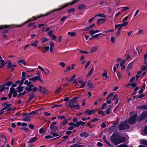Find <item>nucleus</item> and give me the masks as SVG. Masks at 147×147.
Returning <instances> with one entry per match:
<instances>
[{
    "label": "nucleus",
    "mask_w": 147,
    "mask_h": 147,
    "mask_svg": "<svg viewBox=\"0 0 147 147\" xmlns=\"http://www.w3.org/2000/svg\"><path fill=\"white\" fill-rule=\"evenodd\" d=\"M38 42V41L37 40H35L34 42L32 43L31 45L32 46L36 47L37 46V43Z\"/></svg>",
    "instance_id": "nucleus-29"
},
{
    "label": "nucleus",
    "mask_w": 147,
    "mask_h": 147,
    "mask_svg": "<svg viewBox=\"0 0 147 147\" xmlns=\"http://www.w3.org/2000/svg\"><path fill=\"white\" fill-rule=\"evenodd\" d=\"M106 19L104 18H101L98 19L97 21V24L98 25H99L100 24H103L105 22Z\"/></svg>",
    "instance_id": "nucleus-12"
},
{
    "label": "nucleus",
    "mask_w": 147,
    "mask_h": 147,
    "mask_svg": "<svg viewBox=\"0 0 147 147\" xmlns=\"http://www.w3.org/2000/svg\"><path fill=\"white\" fill-rule=\"evenodd\" d=\"M62 88L61 87H60L57 89L55 91V93L56 94H58L60 92L61 90L62 89Z\"/></svg>",
    "instance_id": "nucleus-37"
},
{
    "label": "nucleus",
    "mask_w": 147,
    "mask_h": 147,
    "mask_svg": "<svg viewBox=\"0 0 147 147\" xmlns=\"http://www.w3.org/2000/svg\"><path fill=\"white\" fill-rule=\"evenodd\" d=\"M37 112L38 110H37L35 111H32L31 112L28 113V115L35 114H36L37 113Z\"/></svg>",
    "instance_id": "nucleus-43"
},
{
    "label": "nucleus",
    "mask_w": 147,
    "mask_h": 147,
    "mask_svg": "<svg viewBox=\"0 0 147 147\" xmlns=\"http://www.w3.org/2000/svg\"><path fill=\"white\" fill-rule=\"evenodd\" d=\"M68 125H69L70 126H74V127L75 128L77 127V123H73L70 122L69 123Z\"/></svg>",
    "instance_id": "nucleus-40"
},
{
    "label": "nucleus",
    "mask_w": 147,
    "mask_h": 147,
    "mask_svg": "<svg viewBox=\"0 0 147 147\" xmlns=\"http://www.w3.org/2000/svg\"><path fill=\"white\" fill-rule=\"evenodd\" d=\"M67 107L70 108L74 107L75 109H80L79 105H74L73 103H70L67 106Z\"/></svg>",
    "instance_id": "nucleus-6"
},
{
    "label": "nucleus",
    "mask_w": 147,
    "mask_h": 147,
    "mask_svg": "<svg viewBox=\"0 0 147 147\" xmlns=\"http://www.w3.org/2000/svg\"><path fill=\"white\" fill-rule=\"evenodd\" d=\"M117 147H128V146L125 144H121L119 145Z\"/></svg>",
    "instance_id": "nucleus-64"
},
{
    "label": "nucleus",
    "mask_w": 147,
    "mask_h": 147,
    "mask_svg": "<svg viewBox=\"0 0 147 147\" xmlns=\"http://www.w3.org/2000/svg\"><path fill=\"white\" fill-rule=\"evenodd\" d=\"M37 139V137H35L30 139L28 142H29L30 143H33L36 141Z\"/></svg>",
    "instance_id": "nucleus-21"
},
{
    "label": "nucleus",
    "mask_w": 147,
    "mask_h": 147,
    "mask_svg": "<svg viewBox=\"0 0 147 147\" xmlns=\"http://www.w3.org/2000/svg\"><path fill=\"white\" fill-rule=\"evenodd\" d=\"M137 117L138 115L137 113L131 116L127 121L128 123L131 125L134 124L136 122Z\"/></svg>",
    "instance_id": "nucleus-2"
},
{
    "label": "nucleus",
    "mask_w": 147,
    "mask_h": 147,
    "mask_svg": "<svg viewBox=\"0 0 147 147\" xmlns=\"http://www.w3.org/2000/svg\"><path fill=\"white\" fill-rule=\"evenodd\" d=\"M137 109H142L144 110L147 109V105H142L139 106Z\"/></svg>",
    "instance_id": "nucleus-22"
},
{
    "label": "nucleus",
    "mask_w": 147,
    "mask_h": 147,
    "mask_svg": "<svg viewBox=\"0 0 147 147\" xmlns=\"http://www.w3.org/2000/svg\"><path fill=\"white\" fill-rule=\"evenodd\" d=\"M137 119L138 121H140L142 120H144V119H143V117L141 116V115L140 117H137Z\"/></svg>",
    "instance_id": "nucleus-45"
},
{
    "label": "nucleus",
    "mask_w": 147,
    "mask_h": 147,
    "mask_svg": "<svg viewBox=\"0 0 147 147\" xmlns=\"http://www.w3.org/2000/svg\"><path fill=\"white\" fill-rule=\"evenodd\" d=\"M133 63V62H131L129 64L126 68L127 71H128L131 69Z\"/></svg>",
    "instance_id": "nucleus-16"
},
{
    "label": "nucleus",
    "mask_w": 147,
    "mask_h": 147,
    "mask_svg": "<svg viewBox=\"0 0 147 147\" xmlns=\"http://www.w3.org/2000/svg\"><path fill=\"white\" fill-rule=\"evenodd\" d=\"M78 144H75L73 145H71L70 147H84V145H78Z\"/></svg>",
    "instance_id": "nucleus-25"
},
{
    "label": "nucleus",
    "mask_w": 147,
    "mask_h": 147,
    "mask_svg": "<svg viewBox=\"0 0 147 147\" xmlns=\"http://www.w3.org/2000/svg\"><path fill=\"white\" fill-rule=\"evenodd\" d=\"M94 70V68L93 67L88 72V73L86 76V78H87L88 77H90L92 74Z\"/></svg>",
    "instance_id": "nucleus-17"
},
{
    "label": "nucleus",
    "mask_w": 147,
    "mask_h": 147,
    "mask_svg": "<svg viewBox=\"0 0 147 147\" xmlns=\"http://www.w3.org/2000/svg\"><path fill=\"white\" fill-rule=\"evenodd\" d=\"M102 33H99L96 34L95 35H94V36H93V38H96L97 39H99L98 36L100 35L101 34H102Z\"/></svg>",
    "instance_id": "nucleus-46"
},
{
    "label": "nucleus",
    "mask_w": 147,
    "mask_h": 147,
    "mask_svg": "<svg viewBox=\"0 0 147 147\" xmlns=\"http://www.w3.org/2000/svg\"><path fill=\"white\" fill-rule=\"evenodd\" d=\"M80 137L86 138L89 136V134L86 131H84L82 133L80 134Z\"/></svg>",
    "instance_id": "nucleus-10"
},
{
    "label": "nucleus",
    "mask_w": 147,
    "mask_h": 147,
    "mask_svg": "<svg viewBox=\"0 0 147 147\" xmlns=\"http://www.w3.org/2000/svg\"><path fill=\"white\" fill-rule=\"evenodd\" d=\"M17 89L18 90V92L19 93H21L24 90V89L23 87H22L21 86H19L17 88Z\"/></svg>",
    "instance_id": "nucleus-23"
},
{
    "label": "nucleus",
    "mask_w": 147,
    "mask_h": 147,
    "mask_svg": "<svg viewBox=\"0 0 147 147\" xmlns=\"http://www.w3.org/2000/svg\"><path fill=\"white\" fill-rule=\"evenodd\" d=\"M130 127V125L127 124L126 122L123 121L118 126V129L120 131H122L123 130L129 129Z\"/></svg>",
    "instance_id": "nucleus-1"
},
{
    "label": "nucleus",
    "mask_w": 147,
    "mask_h": 147,
    "mask_svg": "<svg viewBox=\"0 0 147 147\" xmlns=\"http://www.w3.org/2000/svg\"><path fill=\"white\" fill-rule=\"evenodd\" d=\"M16 66L17 65H12V62L11 61H9L8 63V65L7 67V68L8 69H9L12 67H16Z\"/></svg>",
    "instance_id": "nucleus-14"
},
{
    "label": "nucleus",
    "mask_w": 147,
    "mask_h": 147,
    "mask_svg": "<svg viewBox=\"0 0 147 147\" xmlns=\"http://www.w3.org/2000/svg\"><path fill=\"white\" fill-rule=\"evenodd\" d=\"M55 45V43L52 41H51L49 43L50 47L53 48Z\"/></svg>",
    "instance_id": "nucleus-49"
},
{
    "label": "nucleus",
    "mask_w": 147,
    "mask_h": 147,
    "mask_svg": "<svg viewBox=\"0 0 147 147\" xmlns=\"http://www.w3.org/2000/svg\"><path fill=\"white\" fill-rule=\"evenodd\" d=\"M68 34L70 35L71 36H74L76 35V32H68Z\"/></svg>",
    "instance_id": "nucleus-42"
},
{
    "label": "nucleus",
    "mask_w": 147,
    "mask_h": 147,
    "mask_svg": "<svg viewBox=\"0 0 147 147\" xmlns=\"http://www.w3.org/2000/svg\"><path fill=\"white\" fill-rule=\"evenodd\" d=\"M87 86L89 88L92 89L94 88V85L93 83H90V82H89L87 84Z\"/></svg>",
    "instance_id": "nucleus-27"
},
{
    "label": "nucleus",
    "mask_w": 147,
    "mask_h": 147,
    "mask_svg": "<svg viewBox=\"0 0 147 147\" xmlns=\"http://www.w3.org/2000/svg\"><path fill=\"white\" fill-rule=\"evenodd\" d=\"M97 47L96 46H93L92 47L90 50V52L91 53H93L94 52L97 51Z\"/></svg>",
    "instance_id": "nucleus-30"
},
{
    "label": "nucleus",
    "mask_w": 147,
    "mask_h": 147,
    "mask_svg": "<svg viewBox=\"0 0 147 147\" xmlns=\"http://www.w3.org/2000/svg\"><path fill=\"white\" fill-rule=\"evenodd\" d=\"M57 123V121L52 122L50 126V129L51 130H53V131H56L58 130V127L57 126H55Z\"/></svg>",
    "instance_id": "nucleus-5"
},
{
    "label": "nucleus",
    "mask_w": 147,
    "mask_h": 147,
    "mask_svg": "<svg viewBox=\"0 0 147 147\" xmlns=\"http://www.w3.org/2000/svg\"><path fill=\"white\" fill-rule=\"evenodd\" d=\"M119 144L125 142L126 140V138L125 137L119 136L118 137Z\"/></svg>",
    "instance_id": "nucleus-8"
},
{
    "label": "nucleus",
    "mask_w": 147,
    "mask_h": 147,
    "mask_svg": "<svg viewBox=\"0 0 147 147\" xmlns=\"http://www.w3.org/2000/svg\"><path fill=\"white\" fill-rule=\"evenodd\" d=\"M46 16V14L45 13L44 15H42L39 16H34L32 18H30L28 19L27 21H26L24 23H23L22 24H21L20 25H19L17 26L16 27H21L24 25L25 24L27 23L28 22H30L32 21L33 20V19L34 20H36V19L40 18L41 17H43Z\"/></svg>",
    "instance_id": "nucleus-3"
},
{
    "label": "nucleus",
    "mask_w": 147,
    "mask_h": 147,
    "mask_svg": "<svg viewBox=\"0 0 147 147\" xmlns=\"http://www.w3.org/2000/svg\"><path fill=\"white\" fill-rule=\"evenodd\" d=\"M90 61H87V62L86 63L85 65V69H86L87 68V67L90 65Z\"/></svg>",
    "instance_id": "nucleus-59"
},
{
    "label": "nucleus",
    "mask_w": 147,
    "mask_h": 147,
    "mask_svg": "<svg viewBox=\"0 0 147 147\" xmlns=\"http://www.w3.org/2000/svg\"><path fill=\"white\" fill-rule=\"evenodd\" d=\"M96 16H100L101 17H104V18L106 17L107 16L106 15H104L103 14V13L99 14H98V15L95 16V17Z\"/></svg>",
    "instance_id": "nucleus-54"
},
{
    "label": "nucleus",
    "mask_w": 147,
    "mask_h": 147,
    "mask_svg": "<svg viewBox=\"0 0 147 147\" xmlns=\"http://www.w3.org/2000/svg\"><path fill=\"white\" fill-rule=\"evenodd\" d=\"M111 142L114 144L115 145H117L119 144L118 137L115 139H113Z\"/></svg>",
    "instance_id": "nucleus-11"
},
{
    "label": "nucleus",
    "mask_w": 147,
    "mask_h": 147,
    "mask_svg": "<svg viewBox=\"0 0 147 147\" xmlns=\"http://www.w3.org/2000/svg\"><path fill=\"white\" fill-rule=\"evenodd\" d=\"M99 120V119L97 118H94L92 119H91L90 122L92 123L97 121Z\"/></svg>",
    "instance_id": "nucleus-50"
},
{
    "label": "nucleus",
    "mask_w": 147,
    "mask_h": 147,
    "mask_svg": "<svg viewBox=\"0 0 147 147\" xmlns=\"http://www.w3.org/2000/svg\"><path fill=\"white\" fill-rule=\"evenodd\" d=\"M17 62V63H22L24 65H26V61H24V59H22L21 60H18Z\"/></svg>",
    "instance_id": "nucleus-34"
},
{
    "label": "nucleus",
    "mask_w": 147,
    "mask_h": 147,
    "mask_svg": "<svg viewBox=\"0 0 147 147\" xmlns=\"http://www.w3.org/2000/svg\"><path fill=\"white\" fill-rule=\"evenodd\" d=\"M29 95L30 96V98L32 99V98H35L36 96V95L34 94V92L32 93V94H29Z\"/></svg>",
    "instance_id": "nucleus-39"
},
{
    "label": "nucleus",
    "mask_w": 147,
    "mask_h": 147,
    "mask_svg": "<svg viewBox=\"0 0 147 147\" xmlns=\"http://www.w3.org/2000/svg\"><path fill=\"white\" fill-rule=\"evenodd\" d=\"M68 122V120L67 119L64 120L62 123V125H65Z\"/></svg>",
    "instance_id": "nucleus-52"
},
{
    "label": "nucleus",
    "mask_w": 147,
    "mask_h": 147,
    "mask_svg": "<svg viewBox=\"0 0 147 147\" xmlns=\"http://www.w3.org/2000/svg\"><path fill=\"white\" fill-rule=\"evenodd\" d=\"M103 140L104 141V142L105 143H106L107 144V145L110 146H111V144H110L109 142L106 139L105 137V136H104L103 137Z\"/></svg>",
    "instance_id": "nucleus-32"
},
{
    "label": "nucleus",
    "mask_w": 147,
    "mask_h": 147,
    "mask_svg": "<svg viewBox=\"0 0 147 147\" xmlns=\"http://www.w3.org/2000/svg\"><path fill=\"white\" fill-rule=\"evenodd\" d=\"M86 7L85 5L84 4H81L78 6V9L79 10H81L85 8Z\"/></svg>",
    "instance_id": "nucleus-24"
},
{
    "label": "nucleus",
    "mask_w": 147,
    "mask_h": 147,
    "mask_svg": "<svg viewBox=\"0 0 147 147\" xmlns=\"http://www.w3.org/2000/svg\"><path fill=\"white\" fill-rule=\"evenodd\" d=\"M58 119H65L66 118V117L65 116H61L60 115L58 117Z\"/></svg>",
    "instance_id": "nucleus-62"
},
{
    "label": "nucleus",
    "mask_w": 147,
    "mask_h": 147,
    "mask_svg": "<svg viewBox=\"0 0 147 147\" xmlns=\"http://www.w3.org/2000/svg\"><path fill=\"white\" fill-rule=\"evenodd\" d=\"M5 84L6 86H9L13 84V82L11 81H9L6 82Z\"/></svg>",
    "instance_id": "nucleus-44"
},
{
    "label": "nucleus",
    "mask_w": 147,
    "mask_h": 147,
    "mask_svg": "<svg viewBox=\"0 0 147 147\" xmlns=\"http://www.w3.org/2000/svg\"><path fill=\"white\" fill-rule=\"evenodd\" d=\"M28 87H26L25 88V90L27 91V92H30L32 90V88L30 87V86H28Z\"/></svg>",
    "instance_id": "nucleus-35"
},
{
    "label": "nucleus",
    "mask_w": 147,
    "mask_h": 147,
    "mask_svg": "<svg viewBox=\"0 0 147 147\" xmlns=\"http://www.w3.org/2000/svg\"><path fill=\"white\" fill-rule=\"evenodd\" d=\"M9 26L7 25H1L0 26V30L3 29V28H8Z\"/></svg>",
    "instance_id": "nucleus-60"
},
{
    "label": "nucleus",
    "mask_w": 147,
    "mask_h": 147,
    "mask_svg": "<svg viewBox=\"0 0 147 147\" xmlns=\"http://www.w3.org/2000/svg\"><path fill=\"white\" fill-rule=\"evenodd\" d=\"M28 126L30 129H34V126L33 125L31 124H28Z\"/></svg>",
    "instance_id": "nucleus-63"
},
{
    "label": "nucleus",
    "mask_w": 147,
    "mask_h": 147,
    "mask_svg": "<svg viewBox=\"0 0 147 147\" xmlns=\"http://www.w3.org/2000/svg\"><path fill=\"white\" fill-rule=\"evenodd\" d=\"M143 131L145 134L147 135V125L144 127Z\"/></svg>",
    "instance_id": "nucleus-53"
},
{
    "label": "nucleus",
    "mask_w": 147,
    "mask_h": 147,
    "mask_svg": "<svg viewBox=\"0 0 147 147\" xmlns=\"http://www.w3.org/2000/svg\"><path fill=\"white\" fill-rule=\"evenodd\" d=\"M79 82L80 86V88H83L85 86L86 84V82H84L82 80H80L79 81Z\"/></svg>",
    "instance_id": "nucleus-13"
},
{
    "label": "nucleus",
    "mask_w": 147,
    "mask_h": 147,
    "mask_svg": "<svg viewBox=\"0 0 147 147\" xmlns=\"http://www.w3.org/2000/svg\"><path fill=\"white\" fill-rule=\"evenodd\" d=\"M38 67L40 70H42V71H44L45 72V75H46V72H45V70H44V69L40 65H38Z\"/></svg>",
    "instance_id": "nucleus-57"
},
{
    "label": "nucleus",
    "mask_w": 147,
    "mask_h": 147,
    "mask_svg": "<svg viewBox=\"0 0 147 147\" xmlns=\"http://www.w3.org/2000/svg\"><path fill=\"white\" fill-rule=\"evenodd\" d=\"M75 9L74 8H71L68 10V12L69 13H73L75 11Z\"/></svg>",
    "instance_id": "nucleus-41"
},
{
    "label": "nucleus",
    "mask_w": 147,
    "mask_h": 147,
    "mask_svg": "<svg viewBox=\"0 0 147 147\" xmlns=\"http://www.w3.org/2000/svg\"><path fill=\"white\" fill-rule=\"evenodd\" d=\"M56 131H52L50 132V134L53 136V137H55L58 136L57 138H54V139H56L58 138H60L61 136H61H60L59 134L55 133Z\"/></svg>",
    "instance_id": "nucleus-7"
},
{
    "label": "nucleus",
    "mask_w": 147,
    "mask_h": 147,
    "mask_svg": "<svg viewBox=\"0 0 147 147\" xmlns=\"http://www.w3.org/2000/svg\"><path fill=\"white\" fill-rule=\"evenodd\" d=\"M86 124V122L81 121L77 122V127H79L80 125L83 126Z\"/></svg>",
    "instance_id": "nucleus-19"
},
{
    "label": "nucleus",
    "mask_w": 147,
    "mask_h": 147,
    "mask_svg": "<svg viewBox=\"0 0 147 147\" xmlns=\"http://www.w3.org/2000/svg\"><path fill=\"white\" fill-rule=\"evenodd\" d=\"M128 22H123L122 24H115V29H117L118 28V31L120 32L123 26H126L128 24Z\"/></svg>",
    "instance_id": "nucleus-4"
},
{
    "label": "nucleus",
    "mask_w": 147,
    "mask_h": 147,
    "mask_svg": "<svg viewBox=\"0 0 147 147\" xmlns=\"http://www.w3.org/2000/svg\"><path fill=\"white\" fill-rule=\"evenodd\" d=\"M33 78L34 79V82L39 80L40 79V76H36L34 77H33Z\"/></svg>",
    "instance_id": "nucleus-33"
},
{
    "label": "nucleus",
    "mask_w": 147,
    "mask_h": 147,
    "mask_svg": "<svg viewBox=\"0 0 147 147\" xmlns=\"http://www.w3.org/2000/svg\"><path fill=\"white\" fill-rule=\"evenodd\" d=\"M117 75L119 80H120L121 78L122 75L121 73L118 71H117Z\"/></svg>",
    "instance_id": "nucleus-38"
},
{
    "label": "nucleus",
    "mask_w": 147,
    "mask_h": 147,
    "mask_svg": "<svg viewBox=\"0 0 147 147\" xmlns=\"http://www.w3.org/2000/svg\"><path fill=\"white\" fill-rule=\"evenodd\" d=\"M44 130L43 128H41L39 130V134H42L44 132Z\"/></svg>",
    "instance_id": "nucleus-61"
},
{
    "label": "nucleus",
    "mask_w": 147,
    "mask_h": 147,
    "mask_svg": "<svg viewBox=\"0 0 147 147\" xmlns=\"http://www.w3.org/2000/svg\"><path fill=\"white\" fill-rule=\"evenodd\" d=\"M10 93L13 94L14 93H16L18 92L17 90H16L15 89L11 87L10 88V90L9 92Z\"/></svg>",
    "instance_id": "nucleus-26"
},
{
    "label": "nucleus",
    "mask_w": 147,
    "mask_h": 147,
    "mask_svg": "<svg viewBox=\"0 0 147 147\" xmlns=\"http://www.w3.org/2000/svg\"><path fill=\"white\" fill-rule=\"evenodd\" d=\"M95 113V110L94 109H92V110H89L88 109L86 110L85 111L86 114L90 115H92L93 114H94Z\"/></svg>",
    "instance_id": "nucleus-9"
},
{
    "label": "nucleus",
    "mask_w": 147,
    "mask_h": 147,
    "mask_svg": "<svg viewBox=\"0 0 147 147\" xmlns=\"http://www.w3.org/2000/svg\"><path fill=\"white\" fill-rule=\"evenodd\" d=\"M40 50L42 51V52L45 53L46 52V46L44 47H39Z\"/></svg>",
    "instance_id": "nucleus-31"
},
{
    "label": "nucleus",
    "mask_w": 147,
    "mask_h": 147,
    "mask_svg": "<svg viewBox=\"0 0 147 147\" xmlns=\"http://www.w3.org/2000/svg\"><path fill=\"white\" fill-rule=\"evenodd\" d=\"M141 116L144 119L147 118V111H145L141 114Z\"/></svg>",
    "instance_id": "nucleus-18"
},
{
    "label": "nucleus",
    "mask_w": 147,
    "mask_h": 147,
    "mask_svg": "<svg viewBox=\"0 0 147 147\" xmlns=\"http://www.w3.org/2000/svg\"><path fill=\"white\" fill-rule=\"evenodd\" d=\"M116 136V135L115 134H113L112 135L111 137V138H110L111 141H112V140H113V139H115V138H115V137Z\"/></svg>",
    "instance_id": "nucleus-51"
},
{
    "label": "nucleus",
    "mask_w": 147,
    "mask_h": 147,
    "mask_svg": "<svg viewBox=\"0 0 147 147\" xmlns=\"http://www.w3.org/2000/svg\"><path fill=\"white\" fill-rule=\"evenodd\" d=\"M9 26L8 28H3V29L2 30V33L3 34L5 33H7L9 30V29H8V28H9L11 26Z\"/></svg>",
    "instance_id": "nucleus-20"
},
{
    "label": "nucleus",
    "mask_w": 147,
    "mask_h": 147,
    "mask_svg": "<svg viewBox=\"0 0 147 147\" xmlns=\"http://www.w3.org/2000/svg\"><path fill=\"white\" fill-rule=\"evenodd\" d=\"M78 98V97H75L71 99H70L69 100V102L70 103H73L74 104L77 103V101L76 100V99Z\"/></svg>",
    "instance_id": "nucleus-15"
},
{
    "label": "nucleus",
    "mask_w": 147,
    "mask_h": 147,
    "mask_svg": "<svg viewBox=\"0 0 147 147\" xmlns=\"http://www.w3.org/2000/svg\"><path fill=\"white\" fill-rule=\"evenodd\" d=\"M51 37L52 38L51 40H55L57 38L56 36L54 35V34H52V36H51Z\"/></svg>",
    "instance_id": "nucleus-58"
},
{
    "label": "nucleus",
    "mask_w": 147,
    "mask_h": 147,
    "mask_svg": "<svg viewBox=\"0 0 147 147\" xmlns=\"http://www.w3.org/2000/svg\"><path fill=\"white\" fill-rule=\"evenodd\" d=\"M89 33L92 36H93L95 34L94 30H90L89 32Z\"/></svg>",
    "instance_id": "nucleus-55"
},
{
    "label": "nucleus",
    "mask_w": 147,
    "mask_h": 147,
    "mask_svg": "<svg viewBox=\"0 0 147 147\" xmlns=\"http://www.w3.org/2000/svg\"><path fill=\"white\" fill-rule=\"evenodd\" d=\"M141 143L147 146V141L145 140H142L141 141Z\"/></svg>",
    "instance_id": "nucleus-36"
},
{
    "label": "nucleus",
    "mask_w": 147,
    "mask_h": 147,
    "mask_svg": "<svg viewBox=\"0 0 147 147\" xmlns=\"http://www.w3.org/2000/svg\"><path fill=\"white\" fill-rule=\"evenodd\" d=\"M145 95L144 94H142L136 98V100H138L139 98H142Z\"/></svg>",
    "instance_id": "nucleus-47"
},
{
    "label": "nucleus",
    "mask_w": 147,
    "mask_h": 147,
    "mask_svg": "<svg viewBox=\"0 0 147 147\" xmlns=\"http://www.w3.org/2000/svg\"><path fill=\"white\" fill-rule=\"evenodd\" d=\"M28 27H30L31 26H32L34 28H36L37 27V26L35 24V23H31L29 24L27 26Z\"/></svg>",
    "instance_id": "nucleus-28"
},
{
    "label": "nucleus",
    "mask_w": 147,
    "mask_h": 147,
    "mask_svg": "<svg viewBox=\"0 0 147 147\" xmlns=\"http://www.w3.org/2000/svg\"><path fill=\"white\" fill-rule=\"evenodd\" d=\"M76 77V76L75 75H74L72 76L71 77V78H70L68 81L69 82H71L73 81L74 80V78Z\"/></svg>",
    "instance_id": "nucleus-48"
},
{
    "label": "nucleus",
    "mask_w": 147,
    "mask_h": 147,
    "mask_svg": "<svg viewBox=\"0 0 147 147\" xmlns=\"http://www.w3.org/2000/svg\"><path fill=\"white\" fill-rule=\"evenodd\" d=\"M23 121H30V119L29 117H26L23 118Z\"/></svg>",
    "instance_id": "nucleus-56"
}]
</instances>
